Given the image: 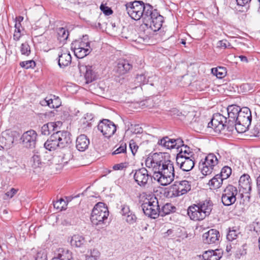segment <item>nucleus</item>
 Listing matches in <instances>:
<instances>
[{"label": "nucleus", "instance_id": "nucleus-1", "mask_svg": "<svg viewBox=\"0 0 260 260\" xmlns=\"http://www.w3.org/2000/svg\"><path fill=\"white\" fill-rule=\"evenodd\" d=\"M145 165L152 169V177L161 185L166 186L174 180L173 163L170 160H165L161 153H154L149 155L145 160Z\"/></svg>", "mask_w": 260, "mask_h": 260}, {"label": "nucleus", "instance_id": "nucleus-2", "mask_svg": "<svg viewBox=\"0 0 260 260\" xmlns=\"http://www.w3.org/2000/svg\"><path fill=\"white\" fill-rule=\"evenodd\" d=\"M142 20L143 24L153 31L160 29L164 22V17L156 9H153L149 4H145Z\"/></svg>", "mask_w": 260, "mask_h": 260}, {"label": "nucleus", "instance_id": "nucleus-3", "mask_svg": "<svg viewBox=\"0 0 260 260\" xmlns=\"http://www.w3.org/2000/svg\"><path fill=\"white\" fill-rule=\"evenodd\" d=\"M71 143V134L65 131H58L48 139L44 144V147L50 151L57 148L67 147Z\"/></svg>", "mask_w": 260, "mask_h": 260}, {"label": "nucleus", "instance_id": "nucleus-4", "mask_svg": "<svg viewBox=\"0 0 260 260\" xmlns=\"http://www.w3.org/2000/svg\"><path fill=\"white\" fill-rule=\"evenodd\" d=\"M109 216V211L105 204L99 202L94 206L90 216V220L93 225L102 226L105 224Z\"/></svg>", "mask_w": 260, "mask_h": 260}, {"label": "nucleus", "instance_id": "nucleus-5", "mask_svg": "<svg viewBox=\"0 0 260 260\" xmlns=\"http://www.w3.org/2000/svg\"><path fill=\"white\" fill-rule=\"evenodd\" d=\"M252 116L250 110L247 107H243L234 127L239 133H243L247 131L251 124Z\"/></svg>", "mask_w": 260, "mask_h": 260}, {"label": "nucleus", "instance_id": "nucleus-6", "mask_svg": "<svg viewBox=\"0 0 260 260\" xmlns=\"http://www.w3.org/2000/svg\"><path fill=\"white\" fill-rule=\"evenodd\" d=\"M87 40V36L83 37L82 39L73 41L71 44V48L75 55L78 58H83L88 55L92 51L90 42Z\"/></svg>", "mask_w": 260, "mask_h": 260}, {"label": "nucleus", "instance_id": "nucleus-7", "mask_svg": "<svg viewBox=\"0 0 260 260\" xmlns=\"http://www.w3.org/2000/svg\"><path fill=\"white\" fill-rule=\"evenodd\" d=\"M228 122L226 117L220 113H215L208 123V127L212 128L216 133H220L226 127L229 131H232L234 127H228Z\"/></svg>", "mask_w": 260, "mask_h": 260}, {"label": "nucleus", "instance_id": "nucleus-8", "mask_svg": "<svg viewBox=\"0 0 260 260\" xmlns=\"http://www.w3.org/2000/svg\"><path fill=\"white\" fill-rule=\"evenodd\" d=\"M20 137V134L15 131L6 130L0 137V147L3 149H10L16 143Z\"/></svg>", "mask_w": 260, "mask_h": 260}, {"label": "nucleus", "instance_id": "nucleus-9", "mask_svg": "<svg viewBox=\"0 0 260 260\" xmlns=\"http://www.w3.org/2000/svg\"><path fill=\"white\" fill-rule=\"evenodd\" d=\"M142 210L145 215L155 219L159 216L158 201L156 197L151 198L141 205Z\"/></svg>", "mask_w": 260, "mask_h": 260}, {"label": "nucleus", "instance_id": "nucleus-10", "mask_svg": "<svg viewBox=\"0 0 260 260\" xmlns=\"http://www.w3.org/2000/svg\"><path fill=\"white\" fill-rule=\"evenodd\" d=\"M145 4L143 1H134L125 5L127 12L129 16L135 20L142 19Z\"/></svg>", "mask_w": 260, "mask_h": 260}, {"label": "nucleus", "instance_id": "nucleus-11", "mask_svg": "<svg viewBox=\"0 0 260 260\" xmlns=\"http://www.w3.org/2000/svg\"><path fill=\"white\" fill-rule=\"evenodd\" d=\"M191 189V182L187 180L176 181L168 192L170 197H177L186 194Z\"/></svg>", "mask_w": 260, "mask_h": 260}, {"label": "nucleus", "instance_id": "nucleus-12", "mask_svg": "<svg viewBox=\"0 0 260 260\" xmlns=\"http://www.w3.org/2000/svg\"><path fill=\"white\" fill-rule=\"evenodd\" d=\"M98 129L106 138H109L116 132V126L112 121L103 119L99 122Z\"/></svg>", "mask_w": 260, "mask_h": 260}, {"label": "nucleus", "instance_id": "nucleus-13", "mask_svg": "<svg viewBox=\"0 0 260 260\" xmlns=\"http://www.w3.org/2000/svg\"><path fill=\"white\" fill-rule=\"evenodd\" d=\"M237 194V188L232 185H228L224 189L222 195L221 201L223 204L229 206L234 204L236 201Z\"/></svg>", "mask_w": 260, "mask_h": 260}, {"label": "nucleus", "instance_id": "nucleus-14", "mask_svg": "<svg viewBox=\"0 0 260 260\" xmlns=\"http://www.w3.org/2000/svg\"><path fill=\"white\" fill-rule=\"evenodd\" d=\"M133 173H134L133 177L135 182L140 186H145L149 179L152 177L145 168L133 170L131 174Z\"/></svg>", "mask_w": 260, "mask_h": 260}, {"label": "nucleus", "instance_id": "nucleus-15", "mask_svg": "<svg viewBox=\"0 0 260 260\" xmlns=\"http://www.w3.org/2000/svg\"><path fill=\"white\" fill-rule=\"evenodd\" d=\"M37 134L34 130L30 129L24 133L21 137L23 145L28 148H34L36 146Z\"/></svg>", "mask_w": 260, "mask_h": 260}, {"label": "nucleus", "instance_id": "nucleus-16", "mask_svg": "<svg viewBox=\"0 0 260 260\" xmlns=\"http://www.w3.org/2000/svg\"><path fill=\"white\" fill-rule=\"evenodd\" d=\"M241 109L239 106L236 105H232L227 107L228 127H234L235 122H236L237 117L239 116Z\"/></svg>", "mask_w": 260, "mask_h": 260}, {"label": "nucleus", "instance_id": "nucleus-17", "mask_svg": "<svg viewBox=\"0 0 260 260\" xmlns=\"http://www.w3.org/2000/svg\"><path fill=\"white\" fill-rule=\"evenodd\" d=\"M220 233L216 229H212L203 234L202 240L204 244H217L219 241Z\"/></svg>", "mask_w": 260, "mask_h": 260}, {"label": "nucleus", "instance_id": "nucleus-18", "mask_svg": "<svg viewBox=\"0 0 260 260\" xmlns=\"http://www.w3.org/2000/svg\"><path fill=\"white\" fill-rule=\"evenodd\" d=\"M132 67V64L128 60L121 59L117 61L114 68V71L119 75H122L129 72Z\"/></svg>", "mask_w": 260, "mask_h": 260}, {"label": "nucleus", "instance_id": "nucleus-19", "mask_svg": "<svg viewBox=\"0 0 260 260\" xmlns=\"http://www.w3.org/2000/svg\"><path fill=\"white\" fill-rule=\"evenodd\" d=\"M176 163L182 171H189L194 166V156L176 159Z\"/></svg>", "mask_w": 260, "mask_h": 260}, {"label": "nucleus", "instance_id": "nucleus-20", "mask_svg": "<svg viewBox=\"0 0 260 260\" xmlns=\"http://www.w3.org/2000/svg\"><path fill=\"white\" fill-rule=\"evenodd\" d=\"M187 214L191 220L194 221L202 220L205 218L197 204L188 207Z\"/></svg>", "mask_w": 260, "mask_h": 260}, {"label": "nucleus", "instance_id": "nucleus-21", "mask_svg": "<svg viewBox=\"0 0 260 260\" xmlns=\"http://www.w3.org/2000/svg\"><path fill=\"white\" fill-rule=\"evenodd\" d=\"M40 104L42 106H48L51 108H57L61 105V102L59 97L51 95L50 98L46 97L44 100L41 101Z\"/></svg>", "mask_w": 260, "mask_h": 260}, {"label": "nucleus", "instance_id": "nucleus-22", "mask_svg": "<svg viewBox=\"0 0 260 260\" xmlns=\"http://www.w3.org/2000/svg\"><path fill=\"white\" fill-rule=\"evenodd\" d=\"M90 141L84 134L79 135L76 139V147L79 151H85L89 146Z\"/></svg>", "mask_w": 260, "mask_h": 260}, {"label": "nucleus", "instance_id": "nucleus-23", "mask_svg": "<svg viewBox=\"0 0 260 260\" xmlns=\"http://www.w3.org/2000/svg\"><path fill=\"white\" fill-rule=\"evenodd\" d=\"M197 204L199 207L200 210L202 212L203 214H204V216L205 218L210 214L213 209V204L211 200H206L204 201H200Z\"/></svg>", "mask_w": 260, "mask_h": 260}, {"label": "nucleus", "instance_id": "nucleus-24", "mask_svg": "<svg viewBox=\"0 0 260 260\" xmlns=\"http://www.w3.org/2000/svg\"><path fill=\"white\" fill-rule=\"evenodd\" d=\"M239 186L243 189L244 193H248L251 190V179L249 175L244 174L239 180Z\"/></svg>", "mask_w": 260, "mask_h": 260}, {"label": "nucleus", "instance_id": "nucleus-25", "mask_svg": "<svg viewBox=\"0 0 260 260\" xmlns=\"http://www.w3.org/2000/svg\"><path fill=\"white\" fill-rule=\"evenodd\" d=\"M58 64L60 68H64L69 66L72 61V57L70 52L66 50L58 54Z\"/></svg>", "mask_w": 260, "mask_h": 260}, {"label": "nucleus", "instance_id": "nucleus-26", "mask_svg": "<svg viewBox=\"0 0 260 260\" xmlns=\"http://www.w3.org/2000/svg\"><path fill=\"white\" fill-rule=\"evenodd\" d=\"M199 168L202 173L205 176L211 174L214 170V168L209 165L204 159H202L199 162Z\"/></svg>", "mask_w": 260, "mask_h": 260}, {"label": "nucleus", "instance_id": "nucleus-27", "mask_svg": "<svg viewBox=\"0 0 260 260\" xmlns=\"http://www.w3.org/2000/svg\"><path fill=\"white\" fill-rule=\"evenodd\" d=\"M178 151L179 152L177 154L176 159L194 156L193 152L191 151L190 147L187 145H185L184 146L181 147V148H180V149Z\"/></svg>", "mask_w": 260, "mask_h": 260}, {"label": "nucleus", "instance_id": "nucleus-28", "mask_svg": "<svg viewBox=\"0 0 260 260\" xmlns=\"http://www.w3.org/2000/svg\"><path fill=\"white\" fill-rule=\"evenodd\" d=\"M86 241L85 238L80 235H74L72 236L71 244L72 246H74L76 247H83Z\"/></svg>", "mask_w": 260, "mask_h": 260}, {"label": "nucleus", "instance_id": "nucleus-29", "mask_svg": "<svg viewBox=\"0 0 260 260\" xmlns=\"http://www.w3.org/2000/svg\"><path fill=\"white\" fill-rule=\"evenodd\" d=\"M223 180L219 174H217L210 180L209 185L214 189H218L221 187Z\"/></svg>", "mask_w": 260, "mask_h": 260}, {"label": "nucleus", "instance_id": "nucleus-30", "mask_svg": "<svg viewBox=\"0 0 260 260\" xmlns=\"http://www.w3.org/2000/svg\"><path fill=\"white\" fill-rule=\"evenodd\" d=\"M85 69L86 72L84 77L86 80V83L88 84L95 80L96 76L95 73L92 70L91 66H85Z\"/></svg>", "mask_w": 260, "mask_h": 260}, {"label": "nucleus", "instance_id": "nucleus-31", "mask_svg": "<svg viewBox=\"0 0 260 260\" xmlns=\"http://www.w3.org/2000/svg\"><path fill=\"white\" fill-rule=\"evenodd\" d=\"M174 139H170L168 137H165L158 142V144L164 146L167 149L174 148Z\"/></svg>", "mask_w": 260, "mask_h": 260}, {"label": "nucleus", "instance_id": "nucleus-32", "mask_svg": "<svg viewBox=\"0 0 260 260\" xmlns=\"http://www.w3.org/2000/svg\"><path fill=\"white\" fill-rule=\"evenodd\" d=\"M175 208L171 204L167 203L163 206L161 209L159 207V216L163 217L169 214Z\"/></svg>", "mask_w": 260, "mask_h": 260}, {"label": "nucleus", "instance_id": "nucleus-33", "mask_svg": "<svg viewBox=\"0 0 260 260\" xmlns=\"http://www.w3.org/2000/svg\"><path fill=\"white\" fill-rule=\"evenodd\" d=\"M32 162L31 166L34 169L41 168L43 162L41 161L40 156L38 154H35L31 158Z\"/></svg>", "mask_w": 260, "mask_h": 260}, {"label": "nucleus", "instance_id": "nucleus-34", "mask_svg": "<svg viewBox=\"0 0 260 260\" xmlns=\"http://www.w3.org/2000/svg\"><path fill=\"white\" fill-rule=\"evenodd\" d=\"M204 159L209 163V165L214 168L218 164V160L216 156L213 153H210L205 157Z\"/></svg>", "mask_w": 260, "mask_h": 260}, {"label": "nucleus", "instance_id": "nucleus-35", "mask_svg": "<svg viewBox=\"0 0 260 260\" xmlns=\"http://www.w3.org/2000/svg\"><path fill=\"white\" fill-rule=\"evenodd\" d=\"M212 73L218 78H222L225 75V68L224 67H218L213 68Z\"/></svg>", "mask_w": 260, "mask_h": 260}, {"label": "nucleus", "instance_id": "nucleus-36", "mask_svg": "<svg viewBox=\"0 0 260 260\" xmlns=\"http://www.w3.org/2000/svg\"><path fill=\"white\" fill-rule=\"evenodd\" d=\"M239 234H240L239 230L234 229V228H233L232 229L229 228V232L226 235V238L229 241H232L237 238Z\"/></svg>", "mask_w": 260, "mask_h": 260}, {"label": "nucleus", "instance_id": "nucleus-37", "mask_svg": "<svg viewBox=\"0 0 260 260\" xmlns=\"http://www.w3.org/2000/svg\"><path fill=\"white\" fill-rule=\"evenodd\" d=\"M100 256V252L96 249L91 250L90 254L86 255V260H98Z\"/></svg>", "mask_w": 260, "mask_h": 260}, {"label": "nucleus", "instance_id": "nucleus-38", "mask_svg": "<svg viewBox=\"0 0 260 260\" xmlns=\"http://www.w3.org/2000/svg\"><path fill=\"white\" fill-rule=\"evenodd\" d=\"M232 174V169L229 166L223 167L219 175L224 180L228 178Z\"/></svg>", "mask_w": 260, "mask_h": 260}, {"label": "nucleus", "instance_id": "nucleus-39", "mask_svg": "<svg viewBox=\"0 0 260 260\" xmlns=\"http://www.w3.org/2000/svg\"><path fill=\"white\" fill-rule=\"evenodd\" d=\"M57 255L62 260H71L72 259V253L68 250H62L61 252L57 254Z\"/></svg>", "mask_w": 260, "mask_h": 260}, {"label": "nucleus", "instance_id": "nucleus-40", "mask_svg": "<svg viewBox=\"0 0 260 260\" xmlns=\"http://www.w3.org/2000/svg\"><path fill=\"white\" fill-rule=\"evenodd\" d=\"M135 82L138 84V85H141L142 84H146L148 82V80L145 74H141L137 75L135 78Z\"/></svg>", "mask_w": 260, "mask_h": 260}, {"label": "nucleus", "instance_id": "nucleus-41", "mask_svg": "<svg viewBox=\"0 0 260 260\" xmlns=\"http://www.w3.org/2000/svg\"><path fill=\"white\" fill-rule=\"evenodd\" d=\"M19 64L21 67L26 69L34 68L36 66V63L33 60L21 61Z\"/></svg>", "mask_w": 260, "mask_h": 260}, {"label": "nucleus", "instance_id": "nucleus-42", "mask_svg": "<svg viewBox=\"0 0 260 260\" xmlns=\"http://www.w3.org/2000/svg\"><path fill=\"white\" fill-rule=\"evenodd\" d=\"M66 205V202L62 198L53 202L54 207L59 210H62Z\"/></svg>", "mask_w": 260, "mask_h": 260}, {"label": "nucleus", "instance_id": "nucleus-43", "mask_svg": "<svg viewBox=\"0 0 260 260\" xmlns=\"http://www.w3.org/2000/svg\"><path fill=\"white\" fill-rule=\"evenodd\" d=\"M21 54L28 56L30 53V47L27 42L22 43L20 47Z\"/></svg>", "mask_w": 260, "mask_h": 260}, {"label": "nucleus", "instance_id": "nucleus-44", "mask_svg": "<svg viewBox=\"0 0 260 260\" xmlns=\"http://www.w3.org/2000/svg\"><path fill=\"white\" fill-rule=\"evenodd\" d=\"M126 151V145L122 143L120 145L112 152L113 155H116L121 153H125Z\"/></svg>", "mask_w": 260, "mask_h": 260}, {"label": "nucleus", "instance_id": "nucleus-45", "mask_svg": "<svg viewBox=\"0 0 260 260\" xmlns=\"http://www.w3.org/2000/svg\"><path fill=\"white\" fill-rule=\"evenodd\" d=\"M251 133L253 136L260 138V122H258L251 129Z\"/></svg>", "mask_w": 260, "mask_h": 260}, {"label": "nucleus", "instance_id": "nucleus-46", "mask_svg": "<svg viewBox=\"0 0 260 260\" xmlns=\"http://www.w3.org/2000/svg\"><path fill=\"white\" fill-rule=\"evenodd\" d=\"M137 219L136 215L133 212H131L129 215H127L126 221L128 223L132 224L136 222Z\"/></svg>", "mask_w": 260, "mask_h": 260}, {"label": "nucleus", "instance_id": "nucleus-47", "mask_svg": "<svg viewBox=\"0 0 260 260\" xmlns=\"http://www.w3.org/2000/svg\"><path fill=\"white\" fill-rule=\"evenodd\" d=\"M58 34L59 37L62 38L63 40L67 39L69 35L68 31L63 27L59 28Z\"/></svg>", "mask_w": 260, "mask_h": 260}, {"label": "nucleus", "instance_id": "nucleus-48", "mask_svg": "<svg viewBox=\"0 0 260 260\" xmlns=\"http://www.w3.org/2000/svg\"><path fill=\"white\" fill-rule=\"evenodd\" d=\"M217 47L222 49H225L231 46L229 42L226 40H222L217 42Z\"/></svg>", "mask_w": 260, "mask_h": 260}, {"label": "nucleus", "instance_id": "nucleus-49", "mask_svg": "<svg viewBox=\"0 0 260 260\" xmlns=\"http://www.w3.org/2000/svg\"><path fill=\"white\" fill-rule=\"evenodd\" d=\"M100 8H101V11L106 15L108 16L113 13L112 10L110 8H109L107 6H105L103 5H101L100 6Z\"/></svg>", "mask_w": 260, "mask_h": 260}, {"label": "nucleus", "instance_id": "nucleus-50", "mask_svg": "<svg viewBox=\"0 0 260 260\" xmlns=\"http://www.w3.org/2000/svg\"><path fill=\"white\" fill-rule=\"evenodd\" d=\"M174 148H176L177 149L181 148V147H183L185 145L184 144L183 141L180 138L174 139Z\"/></svg>", "mask_w": 260, "mask_h": 260}, {"label": "nucleus", "instance_id": "nucleus-51", "mask_svg": "<svg viewBox=\"0 0 260 260\" xmlns=\"http://www.w3.org/2000/svg\"><path fill=\"white\" fill-rule=\"evenodd\" d=\"M60 124V121H57L56 122H48L46 124L48 125V129L49 130L50 133L51 131H54L56 130V128L58 126L59 124Z\"/></svg>", "mask_w": 260, "mask_h": 260}, {"label": "nucleus", "instance_id": "nucleus-52", "mask_svg": "<svg viewBox=\"0 0 260 260\" xmlns=\"http://www.w3.org/2000/svg\"><path fill=\"white\" fill-rule=\"evenodd\" d=\"M36 260H47V254L44 251H39L36 257Z\"/></svg>", "mask_w": 260, "mask_h": 260}, {"label": "nucleus", "instance_id": "nucleus-53", "mask_svg": "<svg viewBox=\"0 0 260 260\" xmlns=\"http://www.w3.org/2000/svg\"><path fill=\"white\" fill-rule=\"evenodd\" d=\"M120 213L122 216H126L128 213H130L132 211L130 210L129 207L126 205L121 206Z\"/></svg>", "mask_w": 260, "mask_h": 260}, {"label": "nucleus", "instance_id": "nucleus-54", "mask_svg": "<svg viewBox=\"0 0 260 260\" xmlns=\"http://www.w3.org/2000/svg\"><path fill=\"white\" fill-rule=\"evenodd\" d=\"M129 147L132 151V152L134 155H135L138 149V145L133 141H131L129 143Z\"/></svg>", "mask_w": 260, "mask_h": 260}, {"label": "nucleus", "instance_id": "nucleus-55", "mask_svg": "<svg viewBox=\"0 0 260 260\" xmlns=\"http://www.w3.org/2000/svg\"><path fill=\"white\" fill-rule=\"evenodd\" d=\"M72 158V155L71 153L68 151V152L66 154H64L63 156L62 157V162L63 164H67L68 161H69Z\"/></svg>", "mask_w": 260, "mask_h": 260}, {"label": "nucleus", "instance_id": "nucleus-56", "mask_svg": "<svg viewBox=\"0 0 260 260\" xmlns=\"http://www.w3.org/2000/svg\"><path fill=\"white\" fill-rule=\"evenodd\" d=\"M212 253H213V250H208L205 251L203 254V258L204 260H210Z\"/></svg>", "mask_w": 260, "mask_h": 260}, {"label": "nucleus", "instance_id": "nucleus-57", "mask_svg": "<svg viewBox=\"0 0 260 260\" xmlns=\"http://www.w3.org/2000/svg\"><path fill=\"white\" fill-rule=\"evenodd\" d=\"M41 132L42 135L45 136L49 135L50 133L48 129V125H47L46 124L42 126Z\"/></svg>", "mask_w": 260, "mask_h": 260}, {"label": "nucleus", "instance_id": "nucleus-58", "mask_svg": "<svg viewBox=\"0 0 260 260\" xmlns=\"http://www.w3.org/2000/svg\"><path fill=\"white\" fill-rule=\"evenodd\" d=\"M17 190L12 188L11 190L6 193V196H7L9 198H12L15 194L17 192Z\"/></svg>", "mask_w": 260, "mask_h": 260}, {"label": "nucleus", "instance_id": "nucleus-59", "mask_svg": "<svg viewBox=\"0 0 260 260\" xmlns=\"http://www.w3.org/2000/svg\"><path fill=\"white\" fill-rule=\"evenodd\" d=\"M124 168H125V166L124 163L116 164L113 167V169L114 170H122Z\"/></svg>", "mask_w": 260, "mask_h": 260}, {"label": "nucleus", "instance_id": "nucleus-60", "mask_svg": "<svg viewBox=\"0 0 260 260\" xmlns=\"http://www.w3.org/2000/svg\"><path fill=\"white\" fill-rule=\"evenodd\" d=\"M238 5L240 6H244L249 4L251 0H236Z\"/></svg>", "mask_w": 260, "mask_h": 260}, {"label": "nucleus", "instance_id": "nucleus-61", "mask_svg": "<svg viewBox=\"0 0 260 260\" xmlns=\"http://www.w3.org/2000/svg\"><path fill=\"white\" fill-rule=\"evenodd\" d=\"M21 36V31H14V35H13V38L14 40L15 41H18L19 40L20 37Z\"/></svg>", "mask_w": 260, "mask_h": 260}, {"label": "nucleus", "instance_id": "nucleus-62", "mask_svg": "<svg viewBox=\"0 0 260 260\" xmlns=\"http://www.w3.org/2000/svg\"><path fill=\"white\" fill-rule=\"evenodd\" d=\"M210 258V260H219L221 258V256L219 254H217V253L213 250V253H212Z\"/></svg>", "mask_w": 260, "mask_h": 260}, {"label": "nucleus", "instance_id": "nucleus-63", "mask_svg": "<svg viewBox=\"0 0 260 260\" xmlns=\"http://www.w3.org/2000/svg\"><path fill=\"white\" fill-rule=\"evenodd\" d=\"M21 23L16 22L15 24V31H21Z\"/></svg>", "mask_w": 260, "mask_h": 260}, {"label": "nucleus", "instance_id": "nucleus-64", "mask_svg": "<svg viewBox=\"0 0 260 260\" xmlns=\"http://www.w3.org/2000/svg\"><path fill=\"white\" fill-rule=\"evenodd\" d=\"M239 58L240 59V60L241 61L247 62H248V59L246 56H243V55H240L239 56Z\"/></svg>", "mask_w": 260, "mask_h": 260}]
</instances>
